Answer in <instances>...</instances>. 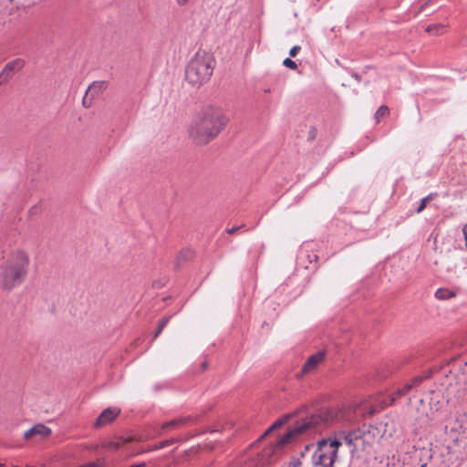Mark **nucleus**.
<instances>
[{
	"label": "nucleus",
	"instance_id": "4be33fe9",
	"mask_svg": "<svg viewBox=\"0 0 467 467\" xmlns=\"http://www.w3.org/2000/svg\"><path fill=\"white\" fill-rule=\"evenodd\" d=\"M431 199V195H428L427 197L423 198L421 201H420V206L418 207L417 209V213H421L425 208H426V205H427V202Z\"/></svg>",
	"mask_w": 467,
	"mask_h": 467
},
{
	"label": "nucleus",
	"instance_id": "bb28decb",
	"mask_svg": "<svg viewBox=\"0 0 467 467\" xmlns=\"http://www.w3.org/2000/svg\"><path fill=\"white\" fill-rule=\"evenodd\" d=\"M176 4L180 6L186 5L190 0H175Z\"/></svg>",
	"mask_w": 467,
	"mask_h": 467
},
{
	"label": "nucleus",
	"instance_id": "c85d7f7f",
	"mask_svg": "<svg viewBox=\"0 0 467 467\" xmlns=\"http://www.w3.org/2000/svg\"><path fill=\"white\" fill-rule=\"evenodd\" d=\"M163 329H161V327L159 326L156 332L154 333L153 338H156L160 336V334L162 332Z\"/></svg>",
	"mask_w": 467,
	"mask_h": 467
},
{
	"label": "nucleus",
	"instance_id": "4468645a",
	"mask_svg": "<svg viewBox=\"0 0 467 467\" xmlns=\"http://www.w3.org/2000/svg\"><path fill=\"white\" fill-rule=\"evenodd\" d=\"M425 378L421 376L415 377L410 383L405 384L402 388L398 389L392 394V402L402 396L407 395L410 390L418 391L420 384Z\"/></svg>",
	"mask_w": 467,
	"mask_h": 467
},
{
	"label": "nucleus",
	"instance_id": "72a5a7b5",
	"mask_svg": "<svg viewBox=\"0 0 467 467\" xmlns=\"http://www.w3.org/2000/svg\"><path fill=\"white\" fill-rule=\"evenodd\" d=\"M0 467H4V464L0 463Z\"/></svg>",
	"mask_w": 467,
	"mask_h": 467
},
{
	"label": "nucleus",
	"instance_id": "423d86ee",
	"mask_svg": "<svg viewBox=\"0 0 467 467\" xmlns=\"http://www.w3.org/2000/svg\"><path fill=\"white\" fill-rule=\"evenodd\" d=\"M342 444L338 436L323 439L317 442V448L312 456V463L315 467H334L337 457V450Z\"/></svg>",
	"mask_w": 467,
	"mask_h": 467
},
{
	"label": "nucleus",
	"instance_id": "39448f33",
	"mask_svg": "<svg viewBox=\"0 0 467 467\" xmlns=\"http://www.w3.org/2000/svg\"><path fill=\"white\" fill-rule=\"evenodd\" d=\"M338 439L344 441L353 453L368 451L377 442L379 431L371 425H363L361 428L351 431L348 433L340 432Z\"/></svg>",
	"mask_w": 467,
	"mask_h": 467
},
{
	"label": "nucleus",
	"instance_id": "ddd939ff",
	"mask_svg": "<svg viewBox=\"0 0 467 467\" xmlns=\"http://www.w3.org/2000/svg\"><path fill=\"white\" fill-rule=\"evenodd\" d=\"M425 378L421 376L415 377L410 383L405 384L402 388L398 389L392 394V402L402 396L407 395L410 390L418 391L420 384Z\"/></svg>",
	"mask_w": 467,
	"mask_h": 467
},
{
	"label": "nucleus",
	"instance_id": "473e14b6",
	"mask_svg": "<svg viewBox=\"0 0 467 467\" xmlns=\"http://www.w3.org/2000/svg\"><path fill=\"white\" fill-rule=\"evenodd\" d=\"M454 441L458 440V436L453 437Z\"/></svg>",
	"mask_w": 467,
	"mask_h": 467
},
{
	"label": "nucleus",
	"instance_id": "0eeeda50",
	"mask_svg": "<svg viewBox=\"0 0 467 467\" xmlns=\"http://www.w3.org/2000/svg\"><path fill=\"white\" fill-rule=\"evenodd\" d=\"M25 60L23 58H15L9 61L2 71L0 72V86L6 83L11 79L16 73L22 70L25 67Z\"/></svg>",
	"mask_w": 467,
	"mask_h": 467
},
{
	"label": "nucleus",
	"instance_id": "b1692460",
	"mask_svg": "<svg viewBox=\"0 0 467 467\" xmlns=\"http://www.w3.org/2000/svg\"><path fill=\"white\" fill-rule=\"evenodd\" d=\"M301 47L299 46H294L289 51L290 57H296Z\"/></svg>",
	"mask_w": 467,
	"mask_h": 467
},
{
	"label": "nucleus",
	"instance_id": "2eb2a0df",
	"mask_svg": "<svg viewBox=\"0 0 467 467\" xmlns=\"http://www.w3.org/2000/svg\"><path fill=\"white\" fill-rule=\"evenodd\" d=\"M425 378L421 376L415 377L410 383L405 384L402 388L398 389L392 394V402L402 396L407 395L410 390L418 391L420 384Z\"/></svg>",
	"mask_w": 467,
	"mask_h": 467
},
{
	"label": "nucleus",
	"instance_id": "a878e982",
	"mask_svg": "<svg viewBox=\"0 0 467 467\" xmlns=\"http://www.w3.org/2000/svg\"><path fill=\"white\" fill-rule=\"evenodd\" d=\"M169 322V317H163L161 321H160V324L159 326L161 327V329H163L166 325L168 324Z\"/></svg>",
	"mask_w": 467,
	"mask_h": 467
},
{
	"label": "nucleus",
	"instance_id": "6e6552de",
	"mask_svg": "<svg viewBox=\"0 0 467 467\" xmlns=\"http://www.w3.org/2000/svg\"><path fill=\"white\" fill-rule=\"evenodd\" d=\"M120 409L117 407L104 410L94 422V428L100 429L112 423L120 414Z\"/></svg>",
	"mask_w": 467,
	"mask_h": 467
},
{
	"label": "nucleus",
	"instance_id": "7c9ffc66",
	"mask_svg": "<svg viewBox=\"0 0 467 467\" xmlns=\"http://www.w3.org/2000/svg\"><path fill=\"white\" fill-rule=\"evenodd\" d=\"M143 440H144V438H142V437H140L139 439H136V441H142Z\"/></svg>",
	"mask_w": 467,
	"mask_h": 467
},
{
	"label": "nucleus",
	"instance_id": "f8f14e48",
	"mask_svg": "<svg viewBox=\"0 0 467 467\" xmlns=\"http://www.w3.org/2000/svg\"><path fill=\"white\" fill-rule=\"evenodd\" d=\"M51 434V429L47 427L44 424H36L33 426L30 430L26 431L24 434L26 440H32L38 438L39 440H44L49 437Z\"/></svg>",
	"mask_w": 467,
	"mask_h": 467
},
{
	"label": "nucleus",
	"instance_id": "cd10ccee",
	"mask_svg": "<svg viewBox=\"0 0 467 467\" xmlns=\"http://www.w3.org/2000/svg\"><path fill=\"white\" fill-rule=\"evenodd\" d=\"M462 232L464 234L465 245L467 246V223L463 226Z\"/></svg>",
	"mask_w": 467,
	"mask_h": 467
},
{
	"label": "nucleus",
	"instance_id": "dca6fc26",
	"mask_svg": "<svg viewBox=\"0 0 467 467\" xmlns=\"http://www.w3.org/2000/svg\"><path fill=\"white\" fill-rule=\"evenodd\" d=\"M132 441H134V438L132 437H129L127 439L118 437L112 441H103L101 446L108 451H117L123 447L126 443L131 442Z\"/></svg>",
	"mask_w": 467,
	"mask_h": 467
},
{
	"label": "nucleus",
	"instance_id": "f3484780",
	"mask_svg": "<svg viewBox=\"0 0 467 467\" xmlns=\"http://www.w3.org/2000/svg\"><path fill=\"white\" fill-rule=\"evenodd\" d=\"M456 296V293L447 288H439L435 292V297L439 300H447Z\"/></svg>",
	"mask_w": 467,
	"mask_h": 467
},
{
	"label": "nucleus",
	"instance_id": "9b49d317",
	"mask_svg": "<svg viewBox=\"0 0 467 467\" xmlns=\"http://www.w3.org/2000/svg\"><path fill=\"white\" fill-rule=\"evenodd\" d=\"M192 420V417H180L170 421L163 422L158 435H161L170 431L182 429V427L189 425Z\"/></svg>",
	"mask_w": 467,
	"mask_h": 467
},
{
	"label": "nucleus",
	"instance_id": "a211bd4d",
	"mask_svg": "<svg viewBox=\"0 0 467 467\" xmlns=\"http://www.w3.org/2000/svg\"><path fill=\"white\" fill-rule=\"evenodd\" d=\"M444 31H445V26L441 24L430 25L426 28L427 33H429L431 35H435V36L441 35L444 33Z\"/></svg>",
	"mask_w": 467,
	"mask_h": 467
},
{
	"label": "nucleus",
	"instance_id": "412c9836",
	"mask_svg": "<svg viewBox=\"0 0 467 467\" xmlns=\"http://www.w3.org/2000/svg\"><path fill=\"white\" fill-rule=\"evenodd\" d=\"M286 421L285 419H280L276 420L266 431L265 434H268L270 431H272L275 429L280 428L285 422Z\"/></svg>",
	"mask_w": 467,
	"mask_h": 467
},
{
	"label": "nucleus",
	"instance_id": "2f4dec72",
	"mask_svg": "<svg viewBox=\"0 0 467 467\" xmlns=\"http://www.w3.org/2000/svg\"><path fill=\"white\" fill-rule=\"evenodd\" d=\"M450 431H451V432H455L456 431H455V429H454V428H451Z\"/></svg>",
	"mask_w": 467,
	"mask_h": 467
},
{
	"label": "nucleus",
	"instance_id": "1a4fd4ad",
	"mask_svg": "<svg viewBox=\"0 0 467 467\" xmlns=\"http://www.w3.org/2000/svg\"><path fill=\"white\" fill-rule=\"evenodd\" d=\"M107 88V82L105 81H95L87 89L86 94L83 98V105L85 107H90L92 101L99 97Z\"/></svg>",
	"mask_w": 467,
	"mask_h": 467
},
{
	"label": "nucleus",
	"instance_id": "f257e3e1",
	"mask_svg": "<svg viewBox=\"0 0 467 467\" xmlns=\"http://www.w3.org/2000/svg\"><path fill=\"white\" fill-rule=\"evenodd\" d=\"M341 417L342 413L340 410L327 408L320 410L318 414H313L297 420L274 446L265 448L256 460L253 459L245 462V467H264L265 465L271 464L275 461V454L286 444L296 441L303 435L317 431L321 423H328Z\"/></svg>",
	"mask_w": 467,
	"mask_h": 467
},
{
	"label": "nucleus",
	"instance_id": "c756f323",
	"mask_svg": "<svg viewBox=\"0 0 467 467\" xmlns=\"http://www.w3.org/2000/svg\"><path fill=\"white\" fill-rule=\"evenodd\" d=\"M236 230H237V228H234H234H232V229H229L227 232H228L229 234H234V233H235V232H236Z\"/></svg>",
	"mask_w": 467,
	"mask_h": 467
},
{
	"label": "nucleus",
	"instance_id": "6ab92c4d",
	"mask_svg": "<svg viewBox=\"0 0 467 467\" xmlns=\"http://www.w3.org/2000/svg\"><path fill=\"white\" fill-rule=\"evenodd\" d=\"M389 114V109L387 106H381L378 109L375 113V119L377 122H379L382 119L388 117Z\"/></svg>",
	"mask_w": 467,
	"mask_h": 467
},
{
	"label": "nucleus",
	"instance_id": "5701e85b",
	"mask_svg": "<svg viewBox=\"0 0 467 467\" xmlns=\"http://www.w3.org/2000/svg\"><path fill=\"white\" fill-rule=\"evenodd\" d=\"M283 65L291 69H296V67H297L296 63L295 61H293L291 58H285L283 61Z\"/></svg>",
	"mask_w": 467,
	"mask_h": 467
},
{
	"label": "nucleus",
	"instance_id": "393cba45",
	"mask_svg": "<svg viewBox=\"0 0 467 467\" xmlns=\"http://www.w3.org/2000/svg\"><path fill=\"white\" fill-rule=\"evenodd\" d=\"M79 467H102L101 464L98 462H90L86 464H83Z\"/></svg>",
	"mask_w": 467,
	"mask_h": 467
},
{
	"label": "nucleus",
	"instance_id": "aec40b11",
	"mask_svg": "<svg viewBox=\"0 0 467 467\" xmlns=\"http://www.w3.org/2000/svg\"><path fill=\"white\" fill-rule=\"evenodd\" d=\"M174 442V439L166 440L163 441H161L159 444H156L152 448L149 449L148 451H154V450H161L162 448H165L169 445H171Z\"/></svg>",
	"mask_w": 467,
	"mask_h": 467
},
{
	"label": "nucleus",
	"instance_id": "9d476101",
	"mask_svg": "<svg viewBox=\"0 0 467 467\" xmlns=\"http://www.w3.org/2000/svg\"><path fill=\"white\" fill-rule=\"evenodd\" d=\"M325 360V352L319 351L310 356L304 366L302 367L301 373L303 375L311 374L315 372L317 367L322 364Z\"/></svg>",
	"mask_w": 467,
	"mask_h": 467
},
{
	"label": "nucleus",
	"instance_id": "20e7f679",
	"mask_svg": "<svg viewBox=\"0 0 467 467\" xmlns=\"http://www.w3.org/2000/svg\"><path fill=\"white\" fill-rule=\"evenodd\" d=\"M213 58L204 50H199L189 61L185 69V79L192 87L206 83L213 70Z\"/></svg>",
	"mask_w": 467,
	"mask_h": 467
},
{
	"label": "nucleus",
	"instance_id": "f03ea898",
	"mask_svg": "<svg viewBox=\"0 0 467 467\" xmlns=\"http://www.w3.org/2000/svg\"><path fill=\"white\" fill-rule=\"evenodd\" d=\"M228 119L223 110L215 107L204 108L193 119L190 138L195 144L206 145L225 128Z\"/></svg>",
	"mask_w": 467,
	"mask_h": 467
},
{
	"label": "nucleus",
	"instance_id": "7ed1b4c3",
	"mask_svg": "<svg viewBox=\"0 0 467 467\" xmlns=\"http://www.w3.org/2000/svg\"><path fill=\"white\" fill-rule=\"evenodd\" d=\"M29 264V254L23 249H15L7 254L0 266L3 287L10 290L20 285L27 275Z\"/></svg>",
	"mask_w": 467,
	"mask_h": 467
}]
</instances>
